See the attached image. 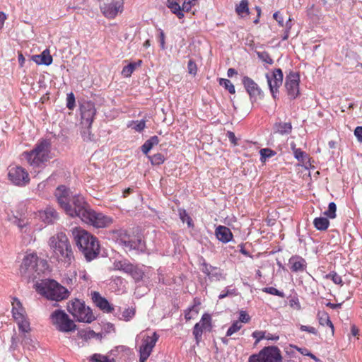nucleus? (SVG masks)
I'll list each match as a JSON object with an SVG mask.
<instances>
[{"mask_svg": "<svg viewBox=\"0 0 362 362\" xmlns=\"http://www.w3.org/2000/svg\"><path fill=\"white\" fill-rule=\"evenodd\" d=\"M54 195L59 206L72 218L78 217L98 228L108 227L112 223L111 217L92 210L82 196L71 195L70 190L64 185L56 189Z\"/></svg>", "mask_w": 362, "mask_h": 362, "instance_id": "f257e3e1", "label": "nucleus"}, {"mask_svg": "<svg viewBox=\"0 0 362 362\" xmlns=\"http://www.w3.org/2000/svg\"><path fill=\"white\" fill-rule=\"evenodd\" d=\"M71 233L76 246L88 262L98 257L100 245L95 237L84 229L77 227L74 228Z\"/></svg>", "mask_w": 362, "mask_h": 362, "instance_id": "f03ea898", "label": "nucleus"}, {"mask_svg": "<svg viewBox=\"0 0 362 362\" xmlns=\"http://www.w3.org/2000/svg\"><path fill=\"white\" fill-rule=\"evenodd\" d=\"M49 245L59 262L69 266L74 261L72 247L64 233L60 232L52 236L49 240Z\"/></svg>", "mask_w": 362, "mask_h": 362, "instance_id": "7ed1b4c3", "label": "nucleus"}, {"mask_svg": "<svg viewBox=\"0 0 362 362\" xmlns=\"http://www.w3.org/2000/svg\"><path fill=\"white\" fill-rule=\"evenodd\" d=\"M47 267L46 260L40 259L35 253H30L24 257L20 267V273L22 276L33 281L44 272Z\"/></svg>", "mask_w": 362, "mask_h": 362, "instance_id": "20e7f679", "label": "nucleus"}, {"mask_svg": "<svg viewBox=\"0 0 362 362\" xmlns=\"http://www.w3.org/2000/svg\"><path fill=\"white\" fill-rule=\"evenodd\" d=\"M23 156L33 168H41L51 158L50 144L42 140L32 151L24 152Z\"/></svg>", "mask_w": 362, "mask_h": 362, "instance_id": "39448f33", "label": "nucleus"}, {"mask_svg": "<svg viewBox=\"0 0 362 362\" xmlns=\"http://www.w3.org/2000/svg\"><path fill=\"white\" fill-rule=\"evenodd\" d=\"M38 293L47 299L59 301L69 296L68 290L54 280L46 279L36 284Z\"/></svg>", "mask_w": 362, "mask_h": 362, "instance_id": "423d86ee", "label": "nucleus"}, {"mask_svg": "<svg viewBox=\"0 0 362 362\" xmlns=\"http://www.w3.org/2000/svg\"><path fill=\"white\" fill-rule=\"evenodd\" d=\"M116 234L118 243L122 245L125 250H134L136 252H143L145 250L146 245L141 237L132 238L124 229L117 230Z\"/></svg>", "mask_w": 362, "mask_h": 362, "instance_id": "0eeeda50", "label": "nucleus"}, {"mask_svg": "<svg viewBox=\"0 0 362 362\" xmlns=\"http://www.w3.org/2000/svg\"><path fill=\"white\" fill-rule=\"evenodd\" d=\"M67 310L74 318L78 322L90 323L95 319L90 308L78 299H75L69 303Z\"/></svg>", "mask_w": 362, "mask_h": 362, "instance_id": "6e6552de", "label": "nucleus"}, {"mask_svg": "<svg viewBox=\"0 0 362 362\" xmlns=\"http://www.w3.org/2000/svg\"><path fill=\"white\" fill-rule=\"evenodd\" d=\"M50 320L56 329L62 332H74L76 329L74 322L62 310H56L52 313Z\"/></svg>", "mask_w": 362, "mask_h": 362, "instance_id": "1a4fd4ad", "label": "nucleus"}, {"mask_svg": "<svg viewBox=\"0 0 362 362\" xmlns=\"http://www.w3.org/2000/svg\"><path fill=\"white\" fill-rule=\"evenodd\" d=\"M282 356L276 346H267L262 349L258 354L250 356L248 362H281Z\"/></svg>", "mask_w": 362, "mask_h": 362, "instance_id": "9d476101", "label": "nucleus"}, {"mask_svg": "<svg viewBox=\"0 0 362 362\" xmlns=\"http://www.w3.org/2000/svg\"><path fill=\"white\" fill-rule=\"evenodd\" d=\"M7 177L12 185L21 187L28 185L30 180L28 171L19 165H10Z\"/></svg>", "mask_w": 362, "mask_h": 362, "instance_id": "9b49d317", "label": "nucleus"}, {"mask_svg": "<svg viewBox=\"0 0 362 362\" xmlns=\"http://www.w3.org/2000/svg\"><path fill=\"white\" fill-rule=\"evenodd\" d=\"M100 10L105 17L114 19L124 10V0H112L100 6Z\"/></svg>", "mask_w": 362, "mask_h": 362, "instance_id": "f8f14e48", "label": "nucleus"}, {"mask_svg": "<svg viewBox=\"0 0 362 362\" xmlns=\"http://www.w3.org/2000/svg\"><path fill=\"white\" fill-rule=\"evenodd\" d=\"M138 337L141 338V344L139 349V353L151 355L159 339V335L156 332H153L151 335L141 332Z\"/></svg>", "mask_w": 362, "mask_h": 362, "instance_id": "ddd939ff", "label": "nucleus"}, {"mask_svg": "<svg viewBox=\"0 0 362 362\" xmlns=\"http://www.w3.org/2000/svg\"><path fill=\"white\" fill-rule=\"evenodd\" d=\"M266 78L272 97L274 99L277 98L279 88L281 86L283 82V72L281 69H274L271 75L267 74Z\"/></svg>", "mask_w": 362, "mask_h": 362, "instance_id": "4468645a", "label": "nucleus"}, {"mask_svg": "<svg viewBox=\"0 0 362 362\" xmlns=\"http://www.w3.org/2000/svg\"><path fill=\"white\" fill-rule=\"evenodd\" d=\"M13 222L17 226L21 233L25 234L30 237H32L36 230H40L42 228V226L39 228H35L33 222V218H22L15 216Z\"/></svg>", "mask_w": 362, "mask_h": 362, "instance_id": "2eb2a0df", "label": "nucleus"}, {"mask_svg": "<svg viewBox=\"0 0 362 362\" xmlns=\"http://www.w3.org/2000/svg\"><path fill=\"white\" fill-rule=\"evenodd\" d=\"M299 75L292 71L286 78L285 86L291 99H295L299 95Z\"/></svg>", "mask_w": 362, "mask_h": 362, "instance_id": "dca6fc26", "label": "nucleus"}, {"mask_svg": "<svg viewBox=\"0 0 362 362\" xmlns=\"http://www.w3.org/2000/svg\"><path fill=\"white\" fill-rule=\"evenodd\" d=\"M96 114V110L93 103L87 102L81 106V115L82 124L90 128L94 117Z\"/></svg>", "mask_w": 362, "mask_h": 362, "instance_id": "f3484780", "label": "nucleus"}, {"mask_svg": "<svg viewBox=\"0 0 362 362\" xmlns=\"http://www.w3.org/2000/svg\"><path fill=\"white\" fill-rule=\"evenodd\" d=\"M243 84L250 95L252 103L257 100V97L262 93V90L257 83L251 78L245 76L242 79Z\"/></svg>", "mask_w": 362, "mask_h": 362, "instance_id": "a211bd4d", "label": "nucleus"}, {"mask_svg": "<svg viewBox=\"0 0 362 362\" xmlns=\"http://www.w3.org/2000/svg\"><path fill=\"white\" fill-rule=\"evenodd\" d=\"M92 300L97 307H98L104 313H110L114 310L113 306L108 302V300L100 296V294L94 291L91 293Z\"/></svg>", "mask_w": 362, "mask_h": 362, "instance_id": "6ab92c4d", "label": "nucleus"}, {"mask_svg": "<svg viewBox=\"0 0 362 362\" xmlns=\"http://www.w3.org/2000/svg\"><path fill=\"white\" fill-rule=\"evenodd\" d=\"M201 269L211 280L219 281L224 279L222 271L219 268L213 267L205 262L202 264Z\"/></svg>", "mask_w": 362, "mask_h": 362, "instance_id": "aec40b11", "label": "nucleus"}, {"mask_svg": "<svg viewBox=\"0 0 362 362\" xmlns=\"http://www.w3.org/2000/svg\"><path fill=\"white\" fill-rule=\"evenodd\" d=\"M288 267L293 272H303L306 270L307 262L302 257L293 255L288 260Z\"/></svg>", "mask_w": 362, "mask_h": 362, "instance_id": "412c9836", "label": "nucleus"}, {"mask_svg": "<svg viewBox=\"0 0 362 362\" xmlns=\"http://www.w3.org/2000/svg\"><path fill=\"white\" fill-rule=\"evenodd\" d=\"M12 315L14 318V320H17L19 319H23V317H27L26 312L25 310V308H23L21 302L19 300L18 298L14 297L12 298Z\"/></svg>", "mask_w": 362, "mask_h": 362, "instance_id": "4be33fe9", "label": "nucleus"}, {"mask_svg": "<svg viewBox=\"0 0 362 362\" xmlns=\"http://www.w3.org/2000/svg\"><path fill=\"white\" fill-rule=\"evenodd\" d=\"M215 235L217 239L223 243L230 242L233 237L230 228L224 226H218L215 230Z\"/></svg>", "mask_w": 362, "mask_h": 362, "instance_id": "5701e85b", "label": "nucleus"}, {"mask_svg": "<svg viewBox=\"0 0 362 362\" xmlns=\"http://www.w3.org/2000/svg\"><path fill=\"white\" fill-rule=\"evenodd\" d=\"M40 218L45 223H53L59 218L57 211L52 207H47L39 212Z\"/></svg>", "mask_w": 362, "mask_h": 362, "instance_id": "b1692460", "label": "nucleus"}, {"mask_svg": "<svg viewBox=\"0 0 362 362\" xmlns=\"http://www.w3.org/2000/svg\"><path fill=\"white\" fill-rule=\"evenodd\" d=\"M166 6L179 19H182L185 17V13H187L185 9H183L184 6H180L177 1L167 0Z\"/></svg>", "mask_w": 362, "mask_h": 362, "instance_id": "393cba45", "label": "nucleus"}, {"mask_svg": "<svg viewBox=\"0 0 362 362\" xmlns=\"http://www.w3.org/2000/svg\"><path fill=\"white\" fill-rule=\"evenodd\" d=\"M292 124L291 122H278L274 124L273 131L274 134H279L281 135H288L292 131Z\"/></svg>", "mask_w": 362, "mask_h": 362, "instance_id": "a878e982", "label": "nucleus"}, {"mask_svg": "<svg viewBox=\"0 0 362 362\" xmlns=\"http://www.w3.org/2000/svg\"><path fill=\"white\" fill-rule=\"evenodd\" d=\"M317 317L320 325L322 326H325V325L329 326L331 328L332 334H334V325L330 320L328 313L325 311H322V312L319 311L317 315Z\"/></svg>", "mask_w": 362, "mask_h": 362, "instance_id": "bb28decb", "label": "nucleus"}, {"mask_svg": "<svg viewBox=\"0 0 362 362\" xmlns=\"http://www.w3.org/2000/svg\"><path fill=\"white\" fill-rule=\"evenodd\" d=\"M113 265L115 269L122 271L129 274L134 264H131L127 259H122L119 261H115Z\"/></svg>", "mask_w": 362, "mask_h": 362, "instance_id": "cd10ccee", "label": "nucleus"}, {"mask_svg": "<svg viewBox=\"0 0 362 362\" xmlns=\"http://www.w3.org/2000/svg\"><path fill=\"white\" fill-rule=\"evenodd\" d=\"M159 143V139L157 136H153L146 140L141 146L142 152L147 155L153 147Z\"/></svg>", "mask_w": 362, "mask_h": 362, "instance_id": "c85d7f7f", "label": "nucleus"}, {"mask_svg": "<svg viewBox=\"0 0 362 362\" xmlns=\"http://www.w3.org/2000/svg\"><path fill=\"white\" fill-rule=\"evenodd\" d=\"M37 342L31 339L30 336L23 334L22 337L21 345L24 349L28 351H34L37 348Z\"/></svg>", "mask_w": 362, "mask_h": 362, "instance_id": "c756f323", "label": "nucleus"}, {"mask_svg": "<svg viewBox=\"0 0 362 362\" xmlns=\"http://www.w3.org/2000/svg\"><path fill=\"white\" fill-rule=\"evenodd\" d=\"M142 63L141 60H138L135 62H131L128 65L123 67L122 71V74L124 77H129L131 76L132 74L134 72V71L139 66H141Z\"/></svg>", "mask_w": 362, "mask_h": 362, "instance_id": "7c9ffc66", "label": "nucleus"}, {"mask_svg": "<svg viewBox=\"0 0 362 362\" xmlns=\"http://www.w3.org/2000/svg\"><path fill=\"white\" fill-rule=\"evenodd\" d=\"M313 225L319 230H325L329 226V221L325 217H317L314 219Z\"/></svg>", "mask_w": 362, "mask_h": 362, "instance_id": "2f4dec72", "label": "nucleus"}, {"mask_svg": "<svg viewBox=\"0 0 362 362\" xmlns=\"http://www.w3.org/2000/svg\"><path fill=\"white\" fill-rule=\"evenodd\" d=\"M136 315V308L134 307H130L128 308H126L119 316H118V318L120 320H124L126 322L130 321Z\"/></svg>", "mask_w": 362, "mask_h": 362, "instance_id": "473e14b6", "label": "nucleus"}, {"mask_svg": "<svg viewBox=\"0 0 362 362\" xmlns=\"http://www.w3.org/2000/svg\"><path fill=\"white\" fill-rule=\"evenodd\" d=\"M19 330L24 334L30 331V322L27 317L16 320Z\"/></svg>", "mask_w": 362, "mask_h": 362, "instance_id": "72a5a7b5", "label": "nucleus"}, {"mask_svg": "<svg viewBox=\"0 0 362 362\" xmlns=\"http://www.w3.org/2000/svg\"><path fill=\"white\" fill-rule=\"evenodd\" d=\"M20 339L16 334H13L11 338V345L8 348L10 352L12 353L13 356L16 358V351H19Z\"/></svg>", "mask_w": 362, "mask_h": 362, "instance_id": "f704fd0d", "label": "nucleus"}, {"mask_svg": "<svg viewBox=\"0 0 362 362\" xmlns=\"http://www.w3.org/2000/svg\"><path fill=\"white\" fill-rule=\"evenodd\" d=\"M235 11L239 16H242L243 13H249L247 0H241L240 4L236 6Z\"/></svg>", "mask_w": 362, "mask_h": 362, "instance_id": "c9c22d12", "label": "nucleus"}, {"mask_svg": "<svg viewBox=\"0 0 362 362\" xmlns=\"http://www.w3.org/2000/svg\"><path fill=\"white\" fill-rule=\"evenodd\" d=\"M52 63V56L46 51L42 52L40 54V60L37 61L36 64H44V65H50Z\"/></svg>", "mask_w": 362, "mask_h": 362, "instance_id": "e433bc0d", "label": "nucleus"}, {"mask_svg": "<svg viewBox=\"0 0 362 362\" xmlns=\"http://www.w3.org/2000/svg\"><path fill=\"white\" fill-rule=\"evenodd\" d=\"M260 153V160L262 162H265L267 158H269L276 155V152L270 148H262L259 151Z\"/></svg>", "mask_w": 362, "mask_h": 362, "instance_id": "4c0bfd02", "label": "nucleus"}, {"mask_svg": "<svg viewBox=\"0 0 362 362\" xmlns=\"http://www.w3.org/2000/svg\"><path fill=\"white\" fill-rule=\"evenodd\" d=\"M211 317L209 314L205 313L202 315L201 320L198 323H201V326L206 329L210 330L211 327Z\"/></svg>", "mask_w": 362, "mask_h": 362, "instance_id": "58836bf2", "label": "nucleus"}, {"mask_svg": "<svg viewBox=\"0 0 362 362\" xmlns=\"http://www.w3.org/2000/svg\"><path fill=\"white\" fill-rule=\"evenodd\" d=\"M129 274L136 281H139L143 278L144 272L137 266L133 265Z\"/></svg>", "mask_w": 362, "mask_h": 362, "instance_id": "ea45409f", "label": "nucleus"}, {"mask_svg": "<svg viewBox=\"0 0 362 362\" xmlns=\"http://www.w3.org/2000/svg\"><path fill=\"white\" fill-rule=\"evenodd\" d=\"M219 84L228 90L230 93L234 94L235 93V87L230 80L226 78H220Z\"/></svg>", "mask_w": 362, "mask_h": 362, "instance_id": "a19ab883", "label": "nucleus"}, {"mask_svg": "<svg viewBox=\"0 0 362 362\" xmlns=\"http://www.w3.org/2000/svg\"><path fill=\"white\" fill-rule=\"evenodd\" d=\"M148 158L150 159L151 164L154 165H160L165 160V158H164L163 155L160 153H156L152 156H149Z\"/></svg>", "mask_w": 362, "mask_h": 362, "instance_id": "79ce46f5", "label": "nucleus"}, {"mask_svg": "<svg viewBox=\"0 0 362 362\" xmlns=\"http://www.w3.org/2000/svg\"><path fill=\"white\" fill-rule=\"evenodd\" d=\"M204 330H205V329H204L201 326V323H198L197 322L194 326V328H193V335L194 336V338H195V339H196L197 343L199 342V341L202 338V336Z\"/></svg>", "mask_w": 362, "mask_h": 362, "instance_id": "37998d69", "label": "nucleus"}, {"mask_svg": "<svg viewBox=\"0 0 362 362\" xmlns=\"http://www.w3.org/2000/svg\"><path fill=\"white\" fill-rule=\"evenodd\" d=\"M90 362H115L113 359H110L107 356L100 354H93L90 359Z\"/></svg>", "mask_w": 362, "mask_h": 362, "instance_id": "c03bdc74", "label": "nucleus"}, {"mask_svg": "<svg viewBox=\"0 0 362 362\" xmlns=\"http://www.w3.org/2000/svg\"><path fill=\"white\" fill-rule=\"evenodd\" d=\"M243 325L239 321L234 322L228 329L226 336L230 337L242 328Z\"/></svg>", "mask_w": 362, "mask_h": 362, "instance_id": "a18cd8bd", "label": "nucleus"}, {"mask_svg": "<svg viewBox=\"0 0 362 362\" xmlns=\"http://www.w3.org/2000/svg\"><path fill=\"white\" fill-rule=\"evenodd\" d=\"M337 206L334 202H330L328 206V209L324 212V214L329 218H334L336 217Z\"/></svg>", "mask_w": 362, "mask_h": 362, "instance_id": "49530a36", "label": "nucleus"}, {"mask_svg": "<svg viewBox=\"0 0 362 362\" xmlns=\"http://www.w3.org/2000/svg\"><path fill=\"white\" fill-rule=\"evenodd\" d=\"M262 291L271 295L276 296L281 298H284L285 294L284 292L279 291L274 287H265L262 288Z\"/></svg>", "mask_w": 362, "mask_h": 362, "instance_id": "de8ad7c7", "label": "nucleus"}, {"mask_svg": "<svg viewBox=\"0 0 362 362\" xmlns=\"http://www.w3.org/2000/svg\"><path fill=\"white\" fill-rule=\"evenodd\" d=\"M326 278L331 279L335 284L343 285L341 277L337 274L335 272H331L326 275Z\"/></svg>", "mask_w": 362, "mask_h": 362, "instance_id": "09e8293b", "label": "nucleus"}, {"mask_svg": "<svg viewBox=\"0 0 362 362\" xmlns=\"http://www.w3.org/2000/svg\"><path fill=\"white\" fill-rule=\"evenodd\" d=\"M258 58L262 62L268 64H272L274 63L273 59L270 57L269 54L267 52H257Z\"/></svg>", "mask_w": 362, "mask_h": 362, "instance_id": "8fccbe9b", "label": "nucleus"}, {"mask_svg": "<svg viewBox=\"0 0 362 362\" xmlns=\"http://www.w3.org/2000/svg\"><path fill=\"white\" fill-rule=\"evenodd\" d=\"M236 295V289L232 288L231 286H227L222 292L219 294L218 298L223 299L229 296H235Z\"/></svg>", "mask_w": 362, "mask_h": 362, "instance_id": "3c124183", "label": "nucleus"}, {"mask_svg": "<svg viewBox=\"0 0 362 362\" xmlns=\"http://www.w3.org/2000/svg\"><path fill=\"white\" fill-rule=\"evenodd\" d=\"M198 314V310L196 308V306H192L191 308H189L185 312V318L186 320H190L191 319L194 318L195 315Z\"/></svg>", "mask_w": 362, "mask_h": 362, "instance_id": "603ef678", "label": "nucleus"}, {"mask_svg": "<svg viewBox=\"0 0 362 362\" xmlns=\"http://www.w3.org/2000/svg\"><path fill=\"white\" fill-rule=\"evenodd\" d=\"M132 124H134V127L132 128L136 132H141L146 127V120L145 119L132 121Z\"/></svg>", "mask_w": 362, "mask_h": 362, "instance_id": "864d4df0", "label": "nucleus"}, {"mask_svg": "<svg viewBox=\"0 0 362 362\" xmlns=\"http://www.w3.org/2000/svg\"><path fill=\"white\" fill-rule=\"evenodd\" d=\"M293 150L295 158L298 161H304L305 158L307 156L306 153L300 148H293Z\"/></svg>", "mask_w": 362, "mask_h": 362, "instance_id": "5fc2aeb1", "label": "nucleus"}, {"mask_svg": "<svg viewBox=\"0 0 362 362\" xmlns=\"http://www.w3.org/2000/svg\"><path fill=\"white\" fill-rule=\"evenodd\" d=\"M180 219L182 221V222H187L189 227H191L193 226L192 220L189 216V215L187 214V213L186 212L185 210H182L180 211Z\"/></svg>", "mask_w": 362, "mask_h": 362, "instance_id": "6e6d98bb", "label": "nucleus"}, {"mask_svg": "<svg viewBox=\"0 0 362 362\" xmlns=\"http://www.w3.org/2000/svg\"><path fill=\"white\" fill-rule=\"evenodd\" d=\"M66 107L69 110H73L75 107V96L73 93H69L67 94Z\"/></svg>", "mask_w": 362, "mask_h": 362, "instance_id": "4d7b16f0", "label": "nucleus"}, {"mask_svg": "<svg viewBox=\"0 0 362 362\" xmlns=\"http://www.w3.org/2000/svg\"><path fill=\"white\" fill-rule=\"evenodd\" d=\"M252 337L256 339L255 345H257L260 340L265 338V332L263 331H255L252 332Z\"/></svg>", "mask_w": 362, "mask_h": 362, "instance_id": "13d9d810", "label": "nucleus"}, {"mask_svg": "<svg viewBox=\"0 0 362 362\" xmlns=\"http://www.w3.org/2000/svg\"><path fill=\"white\" fill-rule=\"evenodd\" d=\"M187 69L189 74L192 75H196L197 71V67L196 63L192 60L189 59L187 64Z\"/></svg>", "mask_w": 362, "mask_h": 362, "instance_id": "bf43d9fd", "label": "nucleus"}, {"mask_svg": "<svg viewBox=\"0 0 362 362\" xmlns=\"http://www.w3.org/2000/svg\"><path fill=\"white\" fill-rule=\"evenodd\" d=\"M198 0H185L182 6H184L183 9H185V11L189 12L192 8L195 6L196 3Z\"/></svg>", "mask_w": 362, "mask_h": 362, "instance_id": "052dcab7", "label": "nucleus"}, {"mask_svg": "<svg viewBox=\"0 0 362 362\" xmlns=\"http://www.w3.org/2000/svg\"><path fill=\"white\" fill-rule=\"evenodd\" d=\"M296 349L302 355L308 356L310 358H312L313 359H314L315 361H318L317 358L315 355H313L312 353H310L308 351V349H307L305 348H296Z\"/></svg>", "mask_w": 362, "mask_h": 362, "instance_id": "680f3d73", "label": "nucleus"}, {"mask_svg": "<svg viewBox=\"0 0 362 362\" xmlns=\"http://www.w3.org/2000/svg\"><path fill=\"white\" fill-rule=\"evenodd\" d=\"M300 329L303 332H308L313 334H317V329L315 327H310V326L300 325Z\"/></svg>", "mask_w": 362, "mask_h": 362, "instance_id": "e2e57ef3", "label": "nucleus"}, {"mask_svg": "<svg viewBox=\"0 0 362 362\" xmlns=\"http://www.w3.org/2000/svg\"><path fill=\"white\" fill-rule=\"evenodd\" d=\"M250 320V317L245 311H240V317H239V320H240L239 322L240 323H242V322L247 323L249 322Z\"/></svg>", "mask_w": 362, "mask_h": 362, "instance_id": "0e129e2a", "label": "nucleus"}, {"mask_svg": "<svg viewBox=\"0 0 362 362\" xmlns=\"http://www.w3.org/2000/svg\"><path fill=\"white\" fill-rule=\"evenodd\" d=\"M354 135L359 143H362V127L358 126L354 130Z\"/></svg>", "mask_w": 362, "mask_h": 362, "instance_id": "69168bd1", "label": "nucleus"}, {"mask_svg": "<svg viewBox=\"0 0 362 362\" xmlns=\"http://www.w3.org/2000/svg\"><path fill=\"white\" fill-rule=\"evenodd\" d=\"M273 18L277 21L280 26L283 27L284 25V18L280 15L279 11H276L273 14Z\"/></svg>", "mask_w": 362, "mask_h": 362, "instance_id": "338daca9", "label": "nucleus"}, {"mask_svg": "<svg viewBox=\"0 0 362 362\" xmlns=\"http://www.w3.org/2000/svg\"><path fill=\"white\" fill-rule=\"evenodd\" d=\"M159 41H160V48L162 49H165V33L162 30H160Z\"/></svg>", "mask_w": 362, "mask_h": 362, "instance_id": "774afa93", "label": "nucleus"}]
</instances>
